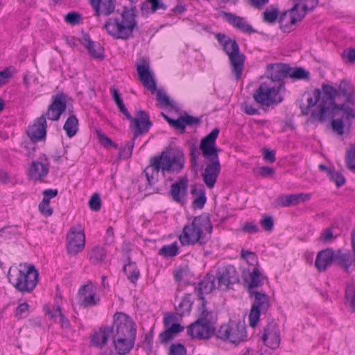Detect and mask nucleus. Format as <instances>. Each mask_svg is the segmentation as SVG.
<instances>
[{"label":"nucleus","instance_id":"obj_21","mask_svg":"<svg viewBox=\"0 0 355 355\" xmlns=\"http://www.w3.org/2000/svg\"><path fill=\"white\" fill-rule=\"evenodd\" d=\"M40 161H33L28 169V175L31 179L37 180L46 176L49 169V159L46 155L40 158Z\"/></svg>","mask_w":355,"mask_h":355},{"label":"nucleus","instance_id":"obj_52","mask_svg":"<svg viewBox=\"0 0 355 355\" xmlns=\"http://www.w3.org/2000/svg\"><path fill=\"white\" fill-rule=\"evenodd\" d=\"M241 257L245 259L250 265L258 267V260L255 253L251 251L242 250L241 251Z\"/></svg>","mask_w":355,"mask_h":355},{"label":"nucleus","instance_id":"obj_10","mask_svg":"<svg viewBox=\"0 0 355 355\" xmlns=\"http://www.w3.org/2000/svg\"><path fill=\"white\" fill-rule=\"evenodd\" d=\"M294 6L287 11L280 15V28L284 32L290 31L291 26L301 21L305 16L307 10H313L318 3V0H293Z\"/></svg>","mask_w":355,"mask_h":355},{"label":"nucleus","instance_id":"obj_17","mask_svg":"<svg viewBox=\"0 0 355 355\" xmlns=\"http://www.w3.org/2000/svg\"><path fill=\"white\" fill-rule=\"evenodd\" d=\"M217 288L227 290L230 284L239 282V275L235 268L228 266L216 273Z\"/></svg>","mask_w":355,"mask_h":355},{"label":"nucleus","instance_id":"obj_14","mask_svg":"<svg viewBox=\"0 0 355 355\" xmlns=\"http://www.w3.org/2000/svg\"><path fill=\"white\" fill-rule=\"evenodd\" d=\"M216 337L224 341L238 344L246 337L245 328L234 322L222 324L216 332Z\"/></svg>","mask_w":355,"mask_h":355},{"label":"nucleus","instance_id":"obj_26","mask_svg":"<svg viewBox=\"0 0 355 355\" xmlns=\"http://www.w3.org/2000/svg\"><path fill=\"white\" fill-rule=\"evenodd\" d=\"M335 261V252L331 248L320 251L315 261V266L319 272L326 270Z\"/></svg>","mask_w":355,"mask_h":355},{"label":"nucleus","instance_id":"obj_4","mask_svg":"<svg viewBox=\"0 0 355 355\" xmlns=\"http://www.w3.org/2000/svg\"><path fill=\"white\" fill-rule=\"evenodd\" d=\"M67 108V96L61 92L51 97V103L47 111L37 118L35 123L28 127L27 135L35 143L44 139L46 134V118L51 121H58Z\"/></svg>","mask_w":355,"mask_h":355},{"label":"nucleus","instance_id":"obj_33","mask_svg":"<svg viewBox=\"0 0 355 355\" xmlns=\"http://www.w3.org/2000/svg\"><path fill=\"white\" fill-rule=\"evenodd\" d=\"M135 340L133 338H112V343L119 355H125L133 348Z\"/></svg>","mask_w":355,"mask_h":355},{"label":"nucleus","instance_id":"obj_36","mask_svg":"<svg viewBox=\"0 0 355 355\" xmlns=\"http://www.w3.org/2000/svg\"><path fill=\"white\" fill-rule=\"evenodd\" d=\"M183 329L184 327L178 323L173 324L170 327H166L159 336L160 343H166Z\"/></svg>","mask_w":355,"mask_h":355},{"label":"nucleus","instance_id":"obj_42","mask_svg":"<svg viewBox=\"0 0 355 355\" xmlns=\"http://www.w3.org/2000/svg\"><path fill=\"white\" fill-rule=\"evenodd\" d=\"M178 245L177 242H173L170 245H163L159 250V254L164 257H175L178 252Z\"/></svg>","mask_w":355,"mask_h":355},{"label":"nucleus","instance_id":"obj_60","mask_svg":"<svg viewBox=\"0 0 355 355\" xmlns=\"http://www.w3.org/2000/svg\"><path fill=\"white\" fill-rule=\"evenodd\" d=\"M28 312V304L26 302L20 304L16 309L15 316L19 319L27 316Z\"/></svg>","mask_w":355,"mask_h":355},{"label":"nucleus","instance_id":"obj_54","mask_svg":"<svg viewBox=\"0 0 355 355\" xmlns=\"http://www.w3.org/2000/svg\"><path fill=\"white\" fill-rule=\"evenodd\" d=\"M260 224L266 232H271L274 227V220L271 216L263 215Z\"/></svg>","mask_w":355,"mask_h":355},{"label":"nucleus","instance_id":"obj_32","mask_svg":"<svg viewBox=\"0 0 355 355\" xmlns=\"http://www.w3.org/2000/svg\"><path fill=\"white\" fill-rule=\"evenodd\" d=\"M44 309L46 314L49 315L51 319L56 320L58 318V322L62 328H69L70 322L62 313V309L58 300H55L53 309H51L48 306H45Z\"/></svg>","mask_w":355,"mask_h":355},{"label":"nucleus","instance_id":"obj_5","mask_svg":"<svg viewBox=\"0 0 355 355\" xmlns=\"http://www.w3.org/2000/svg\"><path fill=\"white\" fill-rule=\"evenodd\" d=\"M212 228L209 216L202 214L194 217L191 223L184 226L179 241L182 245H205L210 239Z\"/></svg>","mask_w":355,"mask_h":355},{"label":"nucleus","instance_id":"obj_40","mask_svg":"<svg viewBox=\"0 0 355 355\" xmlns=\"http://www.w3.org/2000/svg\"><path fill=\"white\" fill-rule=\"evenodd\" d=\"M192 194H198V197L193 200L192 206L194 209H202L206 201L205 189L201 187L199 189L194 188L191 190Z\"/></svg>","mask_w":355,"mask_h":355},{"label":"nucleus","instance_id":"obj_2","mask_svg":"<svg viewBox=\"0 0 355 355\" xmlns=\"http://www.w3.org/2000/svg\"><path fill=\"white\" fill-rule=\"evenodd\" d=\"M184 154L179 150L162 151L160 155L150 157V164L144 173H145L148 186L152 187L158 181L159 172L179 173L184 167Z\"/></svg>","mask_w":355,"mask_h":355},{"label":"nucleus","instance_id":"obj_22","mask_svg":"<svg viewBox=\"0 0 355 355\" xmlns=\"http://www.w3.org/2000/svg\"><path fill=\"white\" fill-rule=\"evenodd\" d=\"M215 277L207 274L202 280L198 282L194 286V293L198 299L202 301V305L204 307L206 301L204 297L205 294H209L214 288H217L214 284Z\"/></svg>","mask_w":355,"mask_h":355},{"label":"nucleus","instance_id":"obj_13","mask_svg":"<svg viewBox=\"0 0 355 355\" xmlns=\"http://www.w3.org/2000/svg\"><path fill=\"white\" fill-rule=\"evenodd\" d=\"M125 115L126 119L130 123V128L133 131V139L142 134L148 132L153 123L149 119V116L147 112L143 110H139L136 112V117L133 118L129 113L126 107H124L120 111Z\"/></svg>","mask_w":355,"mask_h":355},{"label":"nucleus","instance_id":"obj_23","mask_svg":"<svg viewBox=\"0 0 355 355\" xmlns=\"http://www.w3.org/2000/svg\"><path fill=\"white\" fill-rule=\"evenodd\" d=\"M323 98V89L321 88H316L313 89L311 93V95H309L306 101L307 105H304L303 103H300L299 107L301 110L302 115H308L309 113L311 114V112L313 110L318 109V105L320 101Z\"/></svg>","mask_w":355,"mask_h":355},{"label":"nucleus","instance_id":"obj_44","mask_svg":"<svg viewBox=\"0 0 355 355\" xmlns=\"http://www.w3.org/2000/svg\"><path fill=\"white\" fill-rule=\"evenodd\" d=\"M279 14L277 8L270 7L263 12V21L268 24H273L277 21Z\"/></svg>","mask_w":355,"mask_h":355},{"label":"nucleus","instance_id":"obj_61","mask_svg":"<svg viewBox=\"0 0 355 355\" xmlns=\"http://www.w3.org/2000/svg\"><path fill=\"white\" fill-rule=\"evenodd\" d=\"M245 233L254 234L259 232V229L254 222H247L241 228Z\"/></svg>","mask_w":355,"mask_h":355},{"label":"nucleus","instance_id":"obj_15","mask_svg":"<svg viewBox=\"0 0 355 355\" xmlns=\"http://www.w3.org/2000/svg\"><path fill=\"white\" fill-rule=\"evenodd\" d=\"M261 340L266 347L272 349L279 347L281 338L279 326L277 322L272 320L263 327Z\"/></svg>","mask_w":355,"mask_h":355},{"label":"nucleus","instance_id":"obj_59","mask_svg":"<svg viewBox=\"0 0 355 355\" xmlns=\"http://www.w3.org/2000/svg\"><path fill=\"white\" fill-rule=\"evenodd\" d=\"M12 76L11 67H6L0 71V87L6 85Z\"/></svg>","mask_w":355,"mask_h":355},{"label":"nucleus","instance_id":"obj_43","mask_svg":"<svg viewBox=\"0 0 355 355\" xmlns=\"http://www.w3.org/2000/svg\"><path fill=\"white\" fill-rule=\"evenodd\" d=\"M336 116H340L338 119H333L331 121L332 130L336 132L338 135H342L344 133L345 124L343 122V118H345V114L343 112H340Z\"/></svg>","mask_w":355,"mask_h":355},{"label":"nucleus","instance_id":"obj_1","mask_svg":"<svg viewBox=\"0 0 355 355\" xmlns=\"http://www.w3.org/2000/svg\"><path fill=\"white\" fill-rule=\"evenodd\" d=\"M323 98L318 109L313 110L307 119V123H313L316 121L324 123L327 119L334 118L340 112L345 114V119L349 125L355 118L354 110L346 105L354 104V89L351 83L343 79L337 87L323 83Z\"/></svg>","mask_w":355,"mask_h":355},{"label":"nucleus","instance_id":"obj_12","mask_svg":"<svg viewBox=\"0 0 355 355\" xmlns=\"http://www.w3.org/2000/svg\"><path fill=\"white\" fill-rule=\"evenodd\" d=\"M250 299L252 300L251 309L249 313V324L252 327L257 326L261 314H265L270 307L269 296L265 293L250 291L248 293Z\"/></svg>","mask_w":355,"mask_h":355},{"label":"nucleus","instance_id":"obj_58","mask_svg":"<svg viewBox=\"0 0 355 355\" xmlns=\"http://www.w3.org/2000/svg\"><path fill=\"white\" fill-rule=\"evenodd\" d=\"M169 355H187V351L180 343L172 344L169 349Z\"/></svg>","mask_w":355,"mask_h":355},{"label":"nucleus","instance_id":"obj_30","mask_svg":"<svg viewBox=\"0 0 355 355\" xmlns=\"http://www.w3.org/2000/svg\"><path fill=\"white\" fill-rule=\"evenodd\" d=\"M80 42L87 49L89 55L93 58H103V47L99 43L92 41L88 34L84 33L80 39Z\"/></svg>","mask_w":355,"mask_h":355},{"label":"nucleus","instance_id":"obj_64","mask_svg":"<svg viewBox=\"0 0 355 355\" xmlns=\"http://www.w3.org/2000/svg\"><path fill=\"white\" fill-rule=\"evenodd\" d=\"M342 57L343 59H347L349 62H354L355 61V49L349 48L346 49L343 51L342 53Z\"/></svg>","mask_w":355,"mask_h":355},{"label":"nucleus","instance_id":"obj_31","mask_svg":"<svg viewBox=\"0 0 355 355\" xmlns=\"http://www.w3.org/2000/svg\"><path fill=\"white\" fill-rule=\"evenodd\" d=\"M91 4L96 16H108L114 10L115 0H91Z\"/></svg>","mask_w":355,"mask_h":355},{"label":"nucleus","instance_id":"obj_34","mask_svg":"<svg viewBox=\"0 0 355 355\" xmlns=\"http://www.w3.org/2000/svg\"><path fill=\"white\" fill-rule=\"evenodd\" d=\"M248 284V292L257 291V288L262 286L263 276L257 266H254L249 274V278L245 279Z\"/></svg>","mask_w":355,"mask_h":355},{"label":"nucleus","instance_id":"obj_63","mask_svg":"<svg viewBox=\"0 0 355 355\" xmlns=\"http://www.w3.org/2000/svg\"><path fill=\"white\" fill-rule=\"evenodd\" d=\"M146 1L151 4V10L153 12L159 9L165 10L167 8V6L161 0H146Z\"/></svg>","mask_w":355,"mask_h":355},{"label":"nucleus","instance_id":"obj_57","mask_svg":"<svg viewBox=\"0 0 355 355\" xmlns=\"http://www.w3.org/2000/svg\"><path fill=\"white\" fill-rule=\"evenodd\" d=\"M96 134L98 138L100 143L105 147L108 148L110 146L114 147V148H117V145L115 144L111 139L108 137L103 134L101 131H96Z\"/></svg>","mask_w":355,"mask_h":355},{"label":"nucleus","instance_id":"obj_6","mask_svg":"<svg viewBox=\"0 0 355 355\" xmlns=\"http://www.w3.org/2000/svg\"><path fill=\"white\" fill-rule=\"evenodd\" d=\"M136 9L124 8L121 19L111 17L104 24L107 33L115 38L127 40L132 36L133 31L137 28Z\"/></svg>","mask_w":355,"mask_h":355},{"label":"nucleus","instance_id":"obj_51","mask_svg":"<svg viewBox=\"0 0 355 355\" xmlns=\"http://www.w3.org/2000/svg\"><path fill=\"white\" fill-rule=\"evenodd\" d=\"M135 139H132V141H127L124 146L120 149L119 156L123 159L129 158L132 153V149L134 147V141Z\"/></svg>","mask_w":355,"mask_h":355},{"label":"nucleus","instance_id":"obj_7","mask_svg":"<svg viewBox=\"0 0 355 355\" xmlns=\"http://www.w3.org/2000/svg\"><path fill=\"white\" fill-rule=\"evenodd\" d=\"M8 278L9 282L21 293H30L38 282V272L33 265L20 264L10 267Z\"/></svg>","mask_w":355,"mask_h":355},{"label":"nucleus","instance_id":"obj_20","mask_svg":"<svg viewBox=\"0 0 355 355\" xmlns=\"http://www.w3.org/2000/svg\"><path fill=\"white\" fill-rule=\"evenodd\" d=\"M220 16L223 17V19L230 25L243 33L251 34L257 32V31L248 23L244 17L237 16L234 13L227 12L223 10L220 11Z\"/></svg>","mask_w":355,"mask_h":355},{"label":"nucleus","instance_id":"obj_56","mask_svg":"<svg viewBox=\"0 0 355 355\" xmlns=\"http://www.w3.org/2000/svg\"><path fill=\"white\" fill-rule=\"evenodd\" d=\"M89 208L94 211H98L100 210L101 207V200L99 195L97 193H94L90 200H89Z\"/></svg>","mask_w":355,"mask_h":355},{"label":"nucleus","instance_id":"obj_45","mask_svg":"<svg viewBox=\"0 0 355 355\" xmlns=\"http://www.w3.org/2000/svg\"><path fill=\"white\" fill-rule=\"evenodd\" d=\"M345 162L347 168L355 173V146H352L346 152Z\"/></svg>","mask_w":355,"mask_h":355},{"label":"nucleus","instance_id":"obj_3","mask_svg":"<svg viewBox=\"0 0 355 355\" xmlns=\"http://www.w3.org/2000/svg\"><path fill=\"white\" fill-rule=\"evenodd\" d=\"M219 131L218 128L213 129L201 139L200 144L202 155L209 160L202 174L205 184L209 189L214 187L220 171V164L218 155L220 149L216 146V139Z\"/></svg>","mask_w":355,"mask_h":355},{"label":"nucleus","instance_id":"obj_19","mask_svg":"<svg viewBox=\"0 0 355 355\" xmlns=\"http://www.w3.org/2000/svg\"><path fill=\"white\" fill-rule=\"evenodd\" d=\"M292 68L286 64L277 63L268 64L266 71V80H271L276 84L281 83L284 86L283 80L288 77V74H289Z\"/></svg>","mask_w":355,"mask_h":355},{"label":"nucleus","instance_id":"obj_25","mask_svg":"<svg viewBox=\"0 0 355 355\" xmlns=\"http://www.w3.org/2000/svg\"><path fill=\"white\" fill-rule=\"evenodd\" d=\"M188 180L186 178L181 177L175 183L171 186L170 193L172 198L176 202L183 204L184 198L187 193Z\"/></svg>","mask_w":355,"mask_h":355},{"label":"nucleus","instance_id":"obj_38","mask_svg":"<svg viewBox=\"0 0 355 355\" xmlns=\"http://www.w3.org/2000/svg\"><path fill=\"white\" fill-rule=\"evenodd\" d=\"M63 129L65 130L68 137H73L78 130V120L77 117L72 114L66 120Z\"/></svg>","mask_w":355,"mask_h":355},{"label":"nucleus","instance_id":"obj_16","mask_svg":"<svg viewBox=\"0 0 355 355\" xmlns=\"http://www.w3.org/2000/svg\"><path fill=\"white\" fill-rule=\"evenodd\" d=\"M85 243V236L81 230L78 231L75 227H71L67 235V252L71 255H76L83 251Z\"/></svg>","mask_w":355,"mask_h":355},{"label":"nucleus","instance_id":"obj_18","mask_svg":"<svg viewBox=\"0 0 355 355\" xmlns=\"http://www.w3.org/2000/svg\"><path fill=\"white\" fill-rule=\"evenodd\" d=\"M187 333L193 338L207 340L215 334V327L213 324L196 320L189 326Z\"/></svg>","mask_w":355,"mask_h":355},{"label":"nucleus","instance_id":"obj_46","mask_svg":"<svg viewBox=\"0 0 355 355\" xmlns=\"http://www.w3.org/2000/svg\"><path fill=\"white\" fill-rule=\"evenodd\" d=\"M288 76L295 80H309V72L302 67L292 68Z\"/></svg>","mask_w":355,"mask_h":355},{"label":"nucleus","instance_id":"obj_29","mask_svg":"<svg viewBox=\"0 0 355 355\" xmlns=\"http://www.w3.org/2000/svg\"><path fill=\"white\" fill-rule=\"evenodd\" d=\"M137 71L144 86L154 93L156 91V83L150 74L148 64H138Z\"/></svg>","mask_w":355,"mask_h":355},{"label":"nucleus","instance_id":"obj_49","mask_svg":"<svg viewBox=\"0 0 355 355\" xmlns=\"http://www.w3.org/2000/svg\"><path fill=\"white\" fill-rule=\"evenodd\" d=\"M329 178L330 180L336 184L338 187H341L345 182V178L341 173L332 170L329 172Z\"/></svg>","mask_w":355,"mask_h":355},{"label":"nucleus","instance_id":"obj_39","mask_svg":"<svg viewBox=\"0 0 355 355\" xmlns=\"http://www.w3.org/2000/svg\"><path fill=\"white\" fill-rule=\"evenodd\" d=\"M193 302L191 300V294H186L181 302L176 306V310L180 315L189 313L191 309Z\"/></svg>","mask_w":355,"mask_h":355},{"label":"nucleus","instance_id":"obj_47","mask_svg":"<svg viewBox=\"0 0 355 355\" xmlns=\"http://www.w3.org/2000/svg\"><path fill=\"white\" fill-rule=\"evenodd\" d=\"M106 256L104 248L98 246L94 247L90 253V259L95 263L102 262Z\"/></svg>","mask_w":355,"mask_h":355},{"label":"nucleus","instance_id":"obj_27","mask_svg":"<svg viewBox=\"0 0 355 355\" xmlns=\"http://www.w3.org/2000/svg\"><path fill=\"white\" fill-rule=\"evenodd\" d=\"M80 304L84 307L96 305L99 301L96 298V294L92 284L83 285L80 287L78 292Z\"/></svg>","mask_w":355,"mask_h":355},{"label":"nucleus","instance_id":"obj_50","mask_svg":"<svg viewBox=\"0 0 355 355\" xmlns=\"http://www.w3.org/2000/svg\"><path fill=\"white\" fill-rule=\"evenodd\" d=\"M198 310L200 313V318L197 320L208 324H213L211 322L213 318L212 313L211 311H208L205 309V306L203 307L201 304L198 308Z\"/></svg>","mask_w":355,"mask_h":355},{"label":"nucleus","instance_id":"obj_37","mask_svg":"<svg viewBox=\"0 0 355 355\" xmlns=\"http://www.w3.org/2000/svg\"><path fill=\"white\" fill-rule=\"evenodd\" d=\"M123 271L127 275L130 282L136 284L137 280L140 276V272L137 268L135 263L132 262L130 258H128V263L123 266Z\"/></svg>","mask_w":355,"mask_h":355},{"label":"nucleus","instance_id":"obj_55","mask_svg":"<svg viewBox=\"0 0 355 355\" xmlns=\"http://www.w3.org/2000/svg\"><path fill=\"white\" fill-rule=\"evenodd\" d=\"M336 238L334 236L332 230L331 228H326L322 230L318 240L322 243H330Z\"/></svg>","mask_w":355,"mask_h":355},{"label":"nucleus","instance_id":"obj_8","mask_svg":"<svg viewBox=\"0 0 355 355\" xmlns=\"http://www.w3.org/2000/svg\"><path fill=\"white\" fill-rule=\"evenodd\" d=\"M215 37L222 46L223 51L228 55L232 73L236 80H239L244 69L245 55L241 52L235 40L220 33L216 34Z\"/></svg>","mask_w":355,"mask_h":355},{"label":"nucleus","instance_id":"obj_48","mask_svg":"<svg viewBox=\"0 0 355 355\" xmlns=\"http://www.w3.org/2000/svg\"><path fill=\"white\" fill-rule=\"evenodd\" d=\"M200 150H201L200 148H198L194 144L190 147L189 155L192 169L196 170L198 166V159L200 155Z\"/></svg>","mask_w":355,"mask_h":355},{"label":"nucleus","instance_id":"obj_53","mask_svg":"<svg viewBox=\"0 0 355 355\" xmlns=\"http://www.w3.org/2000/svg\"><path fill=\"white\" fill-rule=\"evenodd\" d=\"M64 20L71 25H77L80 23L82 15L76 12H70L64 16Z\"/></svg>","mask_w":355,"mask_h":355},{"label":"nucleus","instance_id":"obj_62","mask_svg":"<svg viewBox=\"0 0 355 355\" xmlns=\"http://www.w3.org/2000/svg\"><path fill=\"white\" fill-rule=\"evenodd\" d=\"M183 116H180L177 119H173L170 121V125L175 129L180 130L182 133L185 132V125L183 123Z\"/></svg>","mask_w":355,"mask_h":355},{"label":"nucleus","instance_id":"obj_11","mask_svg":"<svg viewBox=\"0 0 355 355\" xmlns=\"http://www.w3.org/2000/svg\"><path fill=\"white\" fill-rule=\"evenodd\" d=\"M112 338H136L137 326L132 319L127 314L119 312L114 316L112 327Z\"/></svg>","mask_w":355,"mask_h":355},{"label":"nucleus","instance_id":"obj_35","mask_svg":"<svg viewBox=\"0 0 355 355\" xmlns=\"http://www.w3.org/2000/svg\"><path fill=\"white\" fill-rule=\"evenodd\" d=\"M112 331L110 327L101 328L92 338L93 345L98 348H102L106 344L108 338L112 337Z\"/></svg>","mask_w":355,"mask_h":355},{"label":"nucleus","instance_id":"obj_24","mask_svg":"<svg viewBox=\"0 0 355 355\" xmlns=\"http://www.w3.org/2000/svg\"><path fill=\"white\" fill-rule=\"evenodd\" d=\"M335 263L347 272L355 270V256L349 250H338L335 252Z\"/></svg>","mask_w":355,"mask_h":355},{"label":"nucleus","instance_id":"obj_28","mask_svg":"<svg viewBox=\"0 0 355 355\" xmlns=\"http://www.w3.org/2000/svg\"><path fill=\"white\" fill-rule=\"evenodd\" d=\"M311 198L310 193H297L291 195H282L276 200L277 206L290 207L298 205L300 202L306 201Z\"/></svg>","mask_w":355,"mask_h":355},{"label":"nucleus","instance_id":"obj_9","mask_svg":"<svg viewBox=\"0 0 355 355\" xmlns=\"http://www.w3.org/2000/svg\"><path fill=\"white\" fill-rule=\"evenodd\" d=\"M285 90L283 84H276L271 80H265L254 91V101L266 110L270 106L277 105L284 100L282 93Z\"/></svg>","mask_w":355,"mask_h":355},{"label":"nucleus","instance_id":"obj_41","mask_svg":"<svg viewBox=\"0 0 355 355\" xmlns=\"http://www.w3.org/2000/svg\"><path fill=\"white\" fill-rule=\"evenodd\" d=\"M345 304L350 307L352 312L355 311V286L352 283L346 286Z\"/></svg>","mask_w":355,"mask_h":355}]
</instances>
